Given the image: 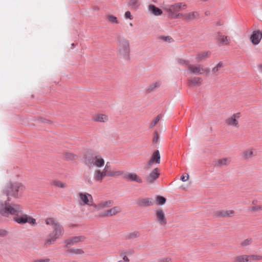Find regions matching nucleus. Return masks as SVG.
Here are the masks:
<instances>
[{
	"label": "nucleus",
	"mask_w": 262,
	"mask_h": 262,
	"mask_svg": "<svg viewBox=\"0 0 262 262\" xmlns=\"http://www.w3.org/2000/svg\"><path fill=\"white\" fill-rule=\"evenodd\" d=\"M45 223L47 225L51 226L53 229V232L48 235L45 240L44 246L48 247L54 244L57 239L63 235L64 229L62 226L53 218L46 219Z\"/></svg>",
	"instance_id": "1"
},
{
	"label": "nucleus",
	"mask_w": 262,
	"mask_h": 262,
	"mask_svg": "<svg viewBox=\"0 0 262 262\" xmlns=\"http://www.w3.org/2000/svg\"><path fill=\"white\" fill-rule=\"evenodd\" d=\"M187 5L185 2H178L172 4H167L163 6V9L167 13L171 18H180L183 13L181 11L185 10Z\"/></svg>",
	"instance_id": "2"
},
{
	"label": "nucleus",
	"mask_w": 262,
	"mask_h": 262,
	"mask_svg": "<svg viewBox=\"0 0 262 262\" xmlns=\"http://www.w3.org/2000/svg\"><path fill=\"white\" fill-rule=\"evenodd\" d=\"M25 189V186L20 182H13L7 184L4 189V193L8 196L18 199L21 196ZM9 201V199L8 200Z\"/></svg>",
	"instance_id": "3"
},
{
	"label": "nucleus",
	"mask_w": 262,
	"mask_h": 262,
	"mask_svg": "<svg viewBox=\"0 0 262 262\" xmlns=\"http://www.w3.org/2000/svg\"><path fill=\"white\" fill-rule=\"evenodd\" d=\"M23 212L22 206L18 204H10L8 202L0 204V215L5 217L10 215L18 216Z\"/></svg>",
	"instance_id": "4"
},
{
	"label": "nucleus",
	"mask_w": 262,
	"mask_h": 262,
	"mask_svg": "<svg viewBox=\"0 0 262 262\" xmlns=\"http://www.w3.org/2000/svg\"><path fill=\"white\" fill-rule=\"evenodd\" d=\"M117 54L119 57L128 59L130 55V41L126 38H120L117 41Z\"/></svg>",
	"instance_id": "5"
},
{
	"label": "nucleus",
	"mask_w": 262,
	"mask_h": 262,
	"mask_svg": "<svg viewBox=\"0 0 262 262\" xmlns=\"http://www.w3.org/2000/svg\"><path fill=\"white\" fill-rule=\"evenodd\" d=\"M84 164L89 168L95 167L97 168L102 167L105 164L103 157L99 154H86L84 157Z\"/></svg>",
	"instance_id": "6"
},
{
	"label": "nucleus",
	"mask_w": 262,
	"mask_h": 262,
	"mask_svg": "<svg viewBox=\"0 0 262 262\" xmlns=\"http://www.w3.org/2000/svg\"><path fill=\"white\" fill-rule=\"evenodd\" d=\"M122 173L121 171H111L109 170V167L106 164L104 168L101 170L96 169L94 171L93 174V179L96 182L101 183L105 177H113L115 176L120 175Z\"/></svg>",
	"instance_id": "7"
},
{
	"label": "nucleus",
	"mask_w": 262,
	"mask_h": 262,
	"mask_svg": "<svg viewBox=\"0 0 262 262\" xmlns=\"http://www.w3.org/2000/svg\"><path fill=\"white\" fill-rule=\"evenodd\" d=\"M77 201L81 206L87 205L93 207L94 199L92 195L86 192H81L78 194Z\"/></svg>",
	"instance_id": "8"
},
{
	"label": "nucleus",
	"mask_w": 262,
	"mask_h": 262,
	"mask_svg": "<svg viewBox=\"0 0 262 262\" xmlns=\"http://www.w3.org/2000/svg\"><path fill=\"white\" fill-rule=\"evenodd\" d=\"M209 69L207 67H204L202 65L199 64H190L188 72L194 75L204 74L207 75L209 73Z\"/></svg>",
	"instance_id": "9"
},
{
	"label": "nucleus",
	"mask_w": 262,
	"mask_h": 262,
	"mask_svg": "<svg viewBox=\"0 0 262 262\" xmlns=\"http://www.w3.org/2000/svg\"><path fill=\"white\" fill-rule=\"evenodd\" d=\"M14 221L18 224H25L29 223L31 225H35L36 224V220L32 217L26 214H22L21 215H18L14 217Z\"/></svg>",
	"instance_id": "10"
},
{
	"label": "nucleus",
	"mask_w": 262,
	"mask_h": 262,
	"mask_svg": "<svg viewBox=\"0 0 262 262\" xmlns=\"http://www.w3.org/2000/svg\"><path fill=\"white\" fill-rule=\"evenodd\" d=\"M113 205V201L110 200H105L94 203L93 208L94 211H99L105 208H110Z\"/></svg>",
	"instance_id": "11"
},
{
	"label": "nucleus",
	"mask_w": 262,
	"mask_h": 262,
	"mask_svg": "<svg viewBox=\"0 0 262 262\" xmlns=\"http://www.w3.org/2000/svg\"><path fill=\"white\" fill-rule=\"evenodd\" d=\"M121 208L118 206L113 207L100 213L98 216L99 217H105L115 215L121 212Z\"/></svg>",
	"instance_id": "12"
},
{
	"label": "nucleus",
	"mask_w": 262,
	"mask_h": 262,
	"mask_svg": "<svg viewBox=\"0 0 262 262\" xmlns=\"http://www.w3.org/2000/svg\"><path fill=\"white\" fill-rule=\"evenodd\" d=\"M241 116V114L240 113H234L226 120V123L229 126L237 127L238 126V121L237 120Z\"/></svg>",
	"instance_id": "13"
},
{
	"label": "nucleus",
	"mask_w": 262,
	"mask_h": 262,
	"mask_svg": "<svg viewBox=\"0 0 262 262\" xmlns=\"http://www.w3.org/2000/svg\"><path fill=\"white\" fill-rule=\"evenodd\" d=\"M156 219L157 222L162 226H165L167 224L165 215L162 209H158L155 212Z\"/></svg>",
	"instance_id": "14"
},
{
	"label": "nucleus",
	"mask_w": 262,
	"mask_h": 262,
	"mask_svg": "<svg viewBox=\"0 0 262 262\" xmlns=\"http://www.w3.org/2000/svg\"><path fill=\"white\" fill-rule=\"evenodd\" d=\"M181 15L180 19L185 21L189 22L196 19L199 16V14L196 12L191 11L188 13H183Z\"/></svg>",
	"instance_id": "15"
},
{
	"label": "nucleus",
	"mask_w": 262,
	"mask_h": 262,
	"mask_svg": "<svg viewBox=\"0 0 262 262\" xmlns=\"http://www.w3.org/2000/svg\"><path fill=\"white\" fill-rule=\"evenodd\" d=\"M215 39L218 43L223 45H229L230 42V39L221 32H217L216 33Z\"/></svg>",
	"instance_id": "16"
},
{
	"label": "nucleus",
	"mask_w": 262,
	"mask_h": 262,
	"mask_svg": "<svg viewBox=\"0 0 262 262\" xmlns=\"http://www.w3.org/2000/svg\"><path fill=\"white\" fill-rule=\"evenodd\" d=\"M124 178L128 181L135 182L139 184L143 182L142 179L135 172H128L126 173L124 176Z\"/></svg>",
	"instance_id": "17"
},
{
	"label": "nucleus",
	"mask_w": 262,
	"mask_h": 262,
	"mask_svg": "<svg viewBox=\"0 0 262 262\" xmlns=\"http://www.w3.org/2000/svg\"><path fill=\"white\" fill-rule=\"evenodd\" d=\"M261 35L260 34V30L254 31L249 37V40L252 44L254 46H256L260 42Z\"/></svg>",
	"instance_id": "18"
},
{
	"label": "nucleus",
	"mask_w": 262,
	"mask_h": 262,
	"mask_svg": "<svg viewBox=\"0 0 262 262\" xmlns=\"http://www.w3.org/2000/svg\"><path fill=\"white\" fill-rule=\"evenodd\" d=\"M235 212L233 210L225 209L217 210L214 212V215L217 217H232L234 214Z\"/></svg>",
	"instance_id": "19"
},
{
	"label": "nucleus",
	"mask_w": 262,
	"mask_h": 262,
	"mask_svg": "<svg viewBox=\"0 0 262 262\" xmlns=\"http://www.w3.org/2000/svg\"><path fill=\"white\" fill-rule=\"evenodd\" d=\"M159 176L158 169L156 168L146 176V180L147 182L152 184L159 178Z\"/></svg>",
	"instance_id": "20"
},
{
	"label": "nucleus",
	"mask_w": 262,
	"mask_h": 262,
	"mask_svg": "<svg viewBox=\"0 0 262 262\" xmlns=\"http://www.w3.org/2000/svg\"><path fill=\"white\" fill-rule=\"evenodd\" d=\"M154 201L152 198H141L137 200V204L139 206H149L154 204Z\"/></svg>",
	"instance_id": "21"
},
{
	"label": "nucleus",
	"mask_w": 262,
	"mask_h": 262,
	"mask_svg": "<svg viewBox=\"0 0 262 262\" xmlns=\"http://www.w3.org/2000/svg\"><path fill=\"white\" fill-rule=\"evenodd\" d=\"M250 210L252 212L262 211V205L257 199H254L251 203Z\"/></svg>",
	"instance_id": "22"
},
{
	"label": "nucleus",
	"mask_w": 262,
	"mask_h": 262,
	"mask_svg": "<svg viewBox=\"0 0 262 262\" xmlns=\"http://www.w3.org/2000/svg\"><path fill=\"white\" fill-rule=\"evenodd\" d=\"M85 237L83 236H78L72 237L65 241L66 246L74 245L76 243L83 242L85 240Z\"/></svg>",
	"instance_id": "23"
},
{
	"label": "nucleus",
	"mask_w": 262,
	"mask_h": 262,
	"mask_svg": "<svg viewBox=\"0 0 262 262\" xmlns=\"http://www.w3.org/2000/svg\"><path fill=\"white\" fill-rule=\"evenodd\" d=\"M211 52L210 51H204L199 53L195 55V59L197 62H201L210 57Z\"/></svg>",
	"instance_id": "24"
},
{
	"label": "nucleus",
	"mask_w": 262,
	"mask_h": 262,
	"mask_svg": "<svg viewBox=\"0 0 262 262\" xmlns=\"http://www.w3.org/2000/svg\"><path fill=\"white\" fill-rule=\"evenodd\" d=\"M254 156V149L252 147L246 149L242 153V157L245 160L251 159Z\"/></svg>",
	"instance_id": "25"
},
{
	"label": "nucleus",
	"mask_w": 262,
	"mask_h": 262,
	"mask_svg": "<svg viewBox=\"0 0 262 262\" xmlns=\"http://www.w3.org/2000/svg\"><path fill=\"white\" fill-rule=\"evenodd\" d=\"M202 79L199 77H193L188 79V84L190 86L200 85L202 83Z\"/></svg>",
	"instance_id": "26"
},
{
	"label": "nucleus",
	"mask_w": 262,
	"mask_h": 262,
	"mask_svg": "<svg viewBox=\"0 0 262 262\" xmlns=\"http://www.w3.org/2000/svg\"><path fill=\"white\" fill-rule=\"evenodd\" d=\"M92 120L96 122H105L108 120V117L105 114H98L93 116Z\"/></svg>",
	"instance_id": "27"
},
{
	"label": "nucleus",
	"mask_w": 262,
	"mask_h": 262,
	"mask_svg": "<svg viewBox=\"0 0 262 262\" xmlns=\"http://www.w3.org/2000/svg\"><path fill=\"white\" fill-rule=\"evenodd\" d=\"M148 9L151 13L156 16H159L162 14V10L153 5H149Z\"/></svg>",
	"instance_id": "28"
},
{
	"label": "nucleus",
	"mask_w": 262,
	"mask_h": 262,
	"mask_svg": "<svg viewBox=\"0 0 262 262\" xmlns=\"http://www.w3.org/2000/svg\"><path fill=\"white\" fill-rule=\"evenodd\" d=\"M120 256L122 257V260L125 262H129V259L127 257V255L132 254L131 250H121L119 252Z\"/></svg>",
	"instance_id": "29"
},
{
	"label": "nucleus",
	"mask_w": 262,
	"mask_h": 262,
	"mask_svg": "<svg viewBox=\"0 0 262 262\" xmlns=\"http://www.w3.org/2000/svg\"><path fill=\"white\" fill-rule=\"evenodd\" d=\"M230 162V159L229 158H223L217 160L215 161V165L219 166H223L228 165Z\"/></svg>",
	"instance_id": "30"
},
{
	"label": "nucleus",
	"mask_w": 262,
	"mask_h": 262,
	"mask_svg": "<svg viewBox=\"0 0 262 262\" xmlns=\"http://www.w3.org/2000/svg\"><path fill=\"white\" fill-rule=\"evenodd\" d=\"M177 63L184 67H186L188 69L190 65V61L183 57H179L177 59Z\"/></svg>",
	"instance_id": "31"
},
{
	"label": "nucleus",
	"mask_w": 262,
	"mask_h": 262,
	"mask_svg": "<svg viewBox=\"0 0 262 262\" xmlns=\"http://www.w3.org/2000/svg\"><path fill=\"white\" fill-rule=\"evenodd\" d=\"M66 252L69 254L81 255L84 253L82 249L79 248H72L67 250Z\"/></svg>",
	"instance_id": "32"
},
{
	"label": "nucleus",
	"mask_w": 262,
	"mask_h": 262,
	"mask_svg": "<svg viewBox=\"0 0 262 262\" xmlns=\"http://www.w3.org/2000/svg\"><path fill=\"white\" fill-rule=\"evenodd\" d=\"M248 255L240 254L234 258V262H249Z\"/></svg>",
	"instance_id": "33"
},
{
	"label": "nucleus",
	"mask_w": 262,
	"mask_h": 262,
	"mask_svg": "<svg viewBox=\"0 0 262 262\" xmlns=\"http://www.w3.org/2000/svg\"><path fill=\"white\" fill-rule=\"evenodd\" d=\"M154 163L159 164L160 162V155L159 150H156L152 154L150 159Z\"/></svg>",
	"instance_id": "34"
},
{
	"label": "nucleus",
	"mask_w": 262,
	"mask_h": 262,
	"mask_svg": "<svg viewBox=\"0 0 262 262\" xmlns=\"http://www.w3.org/2000/svg\"><path fill=\"white\" fill-rule=\"evenodd\" d=\"M249 262H256L262 260V255L260 254L248 255Z\"/></svg>",
	"instance_id": "35"
},
{
	"label": "nucleus",
	"mask_w": 262,
	"mask_h": 262,
	"mask_svg": "<svg viewBox=\"0 0 262 262\" xmlns=\"http://www.w3.org/2000/svg\"><path fill=\"white\" fill-rule=\"evenodd\" d=\"M63 157L65 159L69 161H72L75 160L77 156L73 153L66 151L63 153Z\"/></svg>",
	"instance_id": "36"
},
{
	"label": "nucleus",
	"mask_w": 262,
	"mask_h": 262,
	"mask_svg": "<svg viewBox=\"0 0 262 262\" xmlns=\"http://www.w3.org/2000/svg\"><path fill=\"white\" fill-rule=\"evenodd\" d=\"M106 17V19L112 24H118L119 23L117 18L113 15H107Z\"/></svg>",
	"instance_id": "37"
},
{
	"label": "nucleus",
	"mask_w": 262,
	"mask_h": 262,
	"mask_svg": "<svg viewBox=\"0 0 262 262\" xmlns=\"http://www.w3.org/2000/svg\"><path fill=\"white\" fill-rule=\"evenodd\" d=\"M52 184L53 185L61 188H64L67 187V185L66 183L59 180L54 181Z\"/></svg>",
	"instance_id": "38"
},
{
	"label": "nucleus",
	"mask_w": 262,
	"mask_h": 262,
	"mask_svg": "<svg viewBox=\"0 0 262 262\" xmlns=\"http://www.w3.org/2000/svg\"><path fill=\"white\" fill-rule=\"evenodd\" d=\"M223 67V62H220L219 63H218L217 64V65L215 67H214L212 69V72L213 73H214L215 74H217L219 71H220Z\"/></svg>",
	"instance_id": "39"
},
{
	"label": "nucleus",
	"mask_w": 262,
	"mask_h": 262,
	"mask_svg": "<svg viewBox=\"0 0 262 262\" xmlns=\"http://www.w3.org/2000/svg\"><path fill=\"white\" fill-rule=\"evenodd\" d=\"M161 83L159 81H156L151 84L148 88V91H152L160 86Z\"/></svg>",
	"instance_id": "40"
},
{
	"label": "nucleus",
	"mask_w": 262,
	"mask_h": 262,
	"mask_svg": "<svg viewBox=\"0 0 262 262\" xmlns=\"http://www.w3.org/2000/svg\"><path fill=\"white\" fill-rule=\"evenodd\" d=\"M156 200L157 203L159 205H163L166 202V199L164 197L161 196H158L156 198Z\"/></svg>",
	"instance_id": "41"
},
{
	"label": "nucleus",
	"mask_w": 262,
	"mask_h": 262,
	"mask_svg": "<svg viewBox=\"0 0 262 262\" xmlns=\"http://www.w3.org/2000/svg\"><path fill=\"white\" fill-rule=\"evenodd\" d=\"M251 242L252 239L251 238H247L242 242V243H241V245L242 247H246L250 245L251 244Z\"/></svg>",
	"instance_id": "42"
},
{
	"label": "nucleus",
	"mask_w": 262,
	"mask_h": 262,
	"mask_svg": "<svg viewBox=\"0 0 262 262\" xmlns=\"http://www.w3.org/2000/svg\"><path fill=\"white\" fill-rule=\"evenodd\" d=\"M160 118L161 116L160 115L157 116L156 118L154 120H153L151 122L150 126L151 127H153L154 126H155L159 121Z\"/></svg>",
	"instance_id": "43"
},
{
	"label": "nucleus",
	"mask_w": 262,
	"mask_h": 262,
	"mask_svg": "<svg viewBox=\"0 0 262 262\" xmlns=\"http://www.w3.org/2000/svg\"><path fill=\"white\" fill-rule=\"evenodd\" d=\"M172 259L169 257H162L158 259V262H171Z\"/></svg>",
	"instance_id": "44"
},
{
	"label": "nucleus",
	"mask_w": 262,
	"mask_h": 262,
	"mask_svg": "<svg viewBox=\"0 0 262 262\" xmlns=\"http://www.w3.org/2000/svg\"><path fill=\"white\" fill-rule=\"evenodd\" d=\"M154 163L152 162L151 161H150V160L147 162V164H146L145 166V168L146 169V170H149V169H150L151 167H152V164H154Z\"/></svg>",
	"instance_id": "45"
},
{
	"label": "nucleus",
	"mask_w": 262,
	"mask_h": 262,
	"mask_svg": "<svg viewBox=\"0 0 262 262\" xmlns=\"http://www.w3.org/2000/svg\"><path fill=\"white\" fill-rule=\"evenodd\" d=\"M124 17L126 19H133V16L131 15V13L129 11L125 12V13L124 14Z\"/></svg>",
	"instance_id": "46"
},
{
	"label": "nucleus",
	"mask_w": 262,
	"mask_h": 262,
	"mask_svg": "<svg viewBox=\"0 0 262 262\" xmlns=\"http://www.w3.org/2000/svg\"><path fill=\"white\" fill-rule=\"evenodd\" d=\"M160 38L165 41H167V42H171V41L172 40V38L170 37V36H161L160 37Z\"/></svg>",
	"instance_id": "47"
},
{
	"label": "nucleus",
	"mask_w": 262,
	"mask_h": 262,
	"mask_svg": "<svg viewBox=\"0 0 262 262\" xmlns=\"http://www.w3.org/2000/svg\"><path fill=\"white\" fill-rule=\"evenodd\" d=\"M39 120L40 122L45 124H51L52 123V122L50 120L45 118H40Z\"/></svg>",
	"instance_id": "48"
},
{
	"label": "nucleus",
	"mask_w": 262,
	"mask_h": 262,
	"mask_svg": "<svg viewBox=\"0 0 262 262\" xmlns=\"http://www.w3.org/2000/svg\"><path fill=\"white\" fill-rule=\"evenodd\" d=\"M138 236H139V234L137 232H135V233H133L130 234L128 235V238H136V237H137Z\"/></svg>",
	"instance_id": "49"
},
{
	"label": "nucleus",
	"mask_w": 262,
	"mask_h": 262,
	"mask_svg": "<svg viewBox=\"0 0 262 262\" xmlns=\"http://www.w3.org/2000/svg\"><path fill=\"white\" fill-rule=\"evenodd\" d=\"M85 181L89 185H92L93 184L91 179L89 177H85Z\"/></svg>",
	"instance_id": "50"
},
{
	"label": "nucleus",
	"mask_w": 262,
	"mask_h": 262,
	"mask_svg": "<svg viewBox=\"0 0 262 262\" xmlns=\"http://www.w3.org/2000/svg\"><path fill=\"white\" fill-rule=\"evenodd\" d=\"M188 179H189V175L188 174H187V175L186 176H182L181 177V180L183 182H185V181H187L188 180Z\"/></svg>",
	"instance_id": "51"
},
{
	"label": "nucleus",
	"mask_w": 262,
	"mask_h": 262,
	"mask_svg": "<svg viewBox=\"0 0 262 262\" xmlns=\"http://www.w3.org/2000/svg\"><path fill=\"white\" fill-rule=\"evenodd\" d=\"M49 261H50V259L48 258H47V259H38V260L34 261V262H49Z\"/></svg>",
	"instance_id": "52"
},
{
	"label": "nucleus",
	"mask_w": 262,
	"mask_h": 262,
	"mask_svg": "<svg viewBox=\"0 0 262 262\" xmlns=\"http://www.w3.org/2000/svg\"><path fill=\"white\" fill-rule=\"evenodd\" d=\"M158 140V135L157 133H155V136L154 138L153 141L154 142H157Z\"/></svg>",
	"instance_id": "53"
},
{
	"label": "nucleus",
	"mask_w": 262,
	"mask_h": 262,
	"mask_svg": "<svg viewBox=\"0 0 262 262\" xmlns=\"http://www.w3.org/2000/svg\"><path fill=\"white\" fill-rule=\"evenodd\" d=\"M258 68L260 71L262 72V63L258 65Z\"/></svg>",
	"instance_id": "54"
},
{
	"label": "nucleus",
	"mask_w": 262,
	"mask_h": 262,
	"mask_svg": "<svg viewBox=\"0 0 262 262\" xmlns=\"http://www.w3.org/2000/svg\"><path fill=\"white\" fill-rule=\"evenodd\" d=\"M260 34L261 35V38H262V31H260Z\"/></svg>",
	"instance_id": "55"
},
{
	"label": "nucleus",
	"mask_w": 262,
	"mask_h": 262,
	"mask_svg": "<svg viewBox=\"0 0 262 262\" xmlns=\"http://www.w3.org/2000/svg\"><path fill=\"white\" fill-rule=\"evenodd\" d=\"M118 262H125V261H124L123 260H119Z\"/></svg>",
	"instance_id": "56"
}]
</instances>
